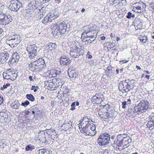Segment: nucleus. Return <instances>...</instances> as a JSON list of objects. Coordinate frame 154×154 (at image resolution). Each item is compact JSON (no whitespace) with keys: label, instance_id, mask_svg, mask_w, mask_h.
<instances>
[{"label":"nucleus","instance_id":"64","mask_svg":"<svg viewBox=\"0 0 154 154\" xmlns=\"http://www.w3.org/2000/svg\"><path fill=\"white\" fill-rule=\"evenodd\" d=\"M74 53H75V54L76 55H77L78 57L79 56L78 51H75V52L74 51Z\"/></svg>","mask_w":154,"mask_h":154},{"label":"nucleus","instance_id":"31","mask_svg":"<svg viewBox=\"0 0 154 154\" xmlns=\"http://www.w3.org/2000/svg\"><path fill=\"white\" fill-rule=\"evenodd\" d=\"M147 40L148 39L147 36L145 35H144L142 36V37H141L140 38V42H142L144 43H146Z\"/></svg>","mask_w":154,"mask_h":154},{"label":"nucleus","instance_id":"1","mask_svg":"<svg viewBox=\"0 0 154 154\" xmlns=\"http://www.w3.org/2000/svg\"><path fill=\"white\" fill-rule=\"evenodd\" d=\"M110 141V135L107 133H104L100 134L97 140V142L101 146L107 145Z\"/></svg>","mask_w":154,"mask_h":154},{"label":"nucleus","instance_id":"61","mask_svg":"<svg viewBox=\"0 0 154 154\" xmlns=\"http://www.w3.org/2000/svg\"><path fill=\"white\" fill-rule=\"evenodd\" d=\"M128 112H129L130 113H133V110H132V108H131L129 109Z\"/></svg>","mask_w":154,"mask_h":154},{"label":"nucleus","instance_id":"55","mask_svg":"<svg viewBox=\"0 0 154 154\" xmlns=\"http://www.w3.org/2000/svg\"><path fill=\"white\" fill-rule=\"evenodd\" d=\"M1 144H0V147L2 148H4L5 146H6V144L5 143H0Z\"/></svg>","mask_w":154,"mask_h":154},{"label":"nucleus","instance_id":"43","mask_svg":"<svg viewBox=\"0 0 154 154\" xmlns=\"http://www.w3.org/2000/svg\"><path fill=\"white\" fill-rule=\"evenodd\" d=\"M38 68H29V69L34 72H38L40 71V70L38 69Z\"/></svg>","mask_w":154,"mask_h":154},{"label":"nucleus","instance_id":"11","mask_svg":"<svg viewBox=\"0 0 154 154\" xmlns=\"http://www.w3.org/2000/svg\"><path fill=\"white\" fill-rule=\"evenodd\" d=\"M60 62V65L62 66H65L66 65H67L69 63V60L67 59V57L63 55L61 57Z\"/></svg>","mask_w":154,"mask_h":154},{"label":"nucleus","instance_id":"39","mask_svg":"<svg viewBox=\"0 0 154 154\" xmlns=\"http://www.w3.org/2000/svg\"><path fill=\"white\" fill-rule=\"evenodd\" d=\"M23 27L26 29V30L30 32H32V28L31 26L26 25V26H24Z\"/></svg>","mask_w":154,"mask_h":154},{"label":"nucleus","instance_id":"35","mask_svg":"<svg viewBox=\"0 0 154 154\" xmlns=\"http://www.w3.org/2000/svg\"><path fill=\"white\" fill-rule=\"evenodd\" d=\"M39 11H40V12H42L40 14L39 16V18H40V19L43 18L44 15L45 14V11H42L43 10L42 9V8L41 9H39Z\"/></svg>","mask_w":154,"mask_h":154},{"label":"nucleus","instance_id":"51","mask_svg":"<svg viewBox=\"0 0 154 154\" xmlns=\"http://www.w3.org/2000/svg\"><path fill=\"white\" fill-rule=\"evenodd\" d=\"M132 13L131 12H128V15L126 16V17L128 19H130L131 17Z\"/></svg>","mask_w":154,"mask_h":154},{"label":"nucleus","instance_id":"27","mask_svg":"<svg viewBox=\"0 0 154 154\" xmlns=\"http://www.w3.org/2000/svg\"><path fill=\"white\" fill-rule=\"evenodd\" d=\"M50 75H51L53 77H55L56 76V69L55 68H52L50 70V72L49 73Z\"/></svg>","mask_w":154,"mask_h":154},{"label":"nucleus","instance_id":"33","mask_svg":"<svg viewBox=\"0 0 154 154\" xmlns=\"http://www.w3.org/2000/svg\"><path fill=\"white\" fill-rule=\"evenodd\" d=\"M104 112H103L102 111H100L99 112L98 114L101 119H106L107 118H105L104 116Z\"/></svg>","mask_w":154,"mask_h":154},{"label":"nucleus","instance_id":"38","mask_svg":"<svg viewBox=\"0 0 154 154\" xmlns=\"http://www.w3.org/2000/svg\"><path fill=\"white\" fill-rule=\"evenodd\" d=\"M127 140H127V144H125V147H128L129 146V144L130 143H131L132 140L131 138H129V137H128L127 138Z\"/></svg>","mask_w":154,"mask_h":154},{"label":"nucleus","instance_id":"34","mask_svg":"<svg viewBox=\"0 0 154 154\" xmlns=\"http://www.w3.org/2000/svg\"><path fill=\"white\" fill-rule=\"evenodd\" d=\"M138 108L137 105H136L135 107L132 108V110H133V113H139L141 112V111L139 110Z\"/></svg>","mask_w":154,"mask_h":154},{"label":"nucleus","instance_id":"41","mask_svg":"<svg viewBox=\"0 0 154 154\" xmlns=\"http://www.w3.org/2000/svg\"><path fill=\"white\" fill-rule=\"evenodd\" d=\"M29 104V101L26 100L24 102H22L21 105L24 106V107L27 106Z\"/></svg>","mask_w":154,"mask_h":154},{"label":"nucleus","instance_id":"17","mask_svg":"<svg viewBox=\"0 0 154 154\" xmlns=\"http://www.w3.org/2000/svg\"><path fill=\"white\" fill-rule=\"evenodd\" d=\"M37 48L34 45H28L27 47H26V50L28 52H30V51H33L34 52H36Z\"/></svg>","mask_w":154,"mask_h":154},{"label":"nucleus","instance_id":"9","mask_svg":"<svg viewBox=\"0 0 154 154\" xmlns=\"http://www.w3.org/2000/svg\"><path fill=\"white\" fill-rule=\"evenodd\" d=\"M12 18L11 16L9 15H7L4 13L3 17L2 18L1 25H6L8 24L12 21Z\"/></svg>","mask_w":154,"mask_h":154},{"label":"nucleus","instance_id":"53","mask_svg":"<svg viewBox=\"0 0 154 154\" xmlns=\"http://www.w3.org/2000/svg\"><path fill=\"white\" fill-rule=\"evenodd\" d=\"M4 99L3 97L2 96L0 95V105H1L3 103Z\"/></svg>","mask_w":154,"mask_h":154},{"label":"nucleus","instance_id":"16","mask_svg":"<svg viewBox=\"0 0 154 154\" xmlns=\"http://www.w3.org/2000/svg\"><path fill=\"white\" fill-rule=\"evenodd\" d=\"M125 81L126 82V83L127 84L128 86L131 90L134 88V86L135 85L134 83L135 82L134 80H130L128 79V80H126Z\"/></svg>","mask_w":154,"mask_h":154},{"label":"nucleus","instance_id":"4","mask_svg":"<svg viewBox=\"0 0 154 154\" xmlns=\"http://www.w3.org/2000/svg\"><path fill=\"white\" fill-rule=\"evenodd\" d=\"M37 2L35 0H33L29 2L26 7V12L30 13V12L35 10L38 8Z\"/></svg>","mask_w":154,"mask_h":154},{"label":"nucleus","instance_id":"62","mask_svg":"<svg viewBox=\"0 0 154 154\" xmlns=\"http://www.w3.org/2000/svg\"><path fill=\"white\" fill-rule=\"evenodd\" d=\"M74 48L73 49V51H74L75 52L76 51H79V49L78 47H77L76 46H75L74 47Z\"/></svg>","mask_w":154,"mask_h":154},{"label":"nucleus","instance_id":"58","mask_svg":"<svg viewBox=\"0 0 154 154\" xmlns=\"http://www.w3.org/2000/svg\"><path fill=\"white\" fill-rule=\"evenodd\" d=\"M36 61H34L32 63V67H35L36 65Z\"/></svg>","mask_w":154,"mask_h":154},{"label":"nucleus","instance_id":"14","mask_svg":"<svg viewBox=\"0 0 154 154\" xmlns=\"http://www.w3.org/2000/svg\"><path fill=\"white\" fill-rule=\"evenodd\" d=\"M6 111L7 112V111L4 110L2 112H0V119H2L6 122H8V116L7 113L5 112Z\"/></svg>","mask_w":154,"mask_h":154},{"label":"nucleus","instance_id":"3","mask_svg":"<svg viewBox=\"0 0 154 154\" xmlns=\"http://www.w3.org/2000/svg\"><path fill=\"white\" fill-rule=\"evenodd\" d=\"M22 4L19 2L17 0H11L10 1V5L9 7V8L12 11H17L22 7Z\"/></svg>","mask_w":154,"mask_h":154},{"label":"nucleus","instance_id":"40","mask_svg":"<svg viewBox=\"0 0 154 154\" xmlns=\"http://www.w3.org/2000/svg\"><path fill=\"white\" fill-rule=\"evenodd\" d=\"M136 8L137 11V13H141L143 11L141 9V8H140V7L138 5L137 6H136Z\"/></svg>","mask_w":154,"mask_h":154},{"label":"nucleus","instance_id":"15","mask_svg":"<svg viewBox=\"0 0 154 154\" xmlns=\"http://www.w3.org/2000/svg\"><path fill=\"white\" fill-rule=\"evenodd\" d=\"M81 132L82 133L86 135H89L90 136H93V135L94 134V133H91V128L90 127H89L88 128H83L81 130H80Z\"/></svg>","mask_w":154,"mask_h":154},{"label":"nucleus","instance_id":"54","mask_svg":"<svg viewBox=\"0 0 154 154\" xmlns=\"http://www.w3.org/2000/svg\"><path fill=\"white\" fill-rule=\"evenodd\" d=\"M128 135L127 134H121V136L122 137L123 139H124L125 138H127L128 137Z\"/></svg>","mask_w":154,"mask_h":154},{"label":"nucleus","instance_id":"63","mask_svg":"<svg viewBox=\"0 0 154 154\" xmlns=\"http://www.w3.org/2000/svg\"><path fill=\"white\" fill-rule=\"evenodd\" d=\"M128 60L126 61L125 60H122V61H120V63L121 64H122V63H126V62H128Z\"/></svg>","mask_w":154,"mask_h":154},{"label":"nucleus","instance_id":"30","mask_svg":"<svg viewBox=\"0 0 154 154\" xmlns=\"http://www.w3.org/2000/svg\"><path fill=\"white\" fill-rule=\"evenodd\" d=\"M20 106L19 103L18 101H17L14 104H12L11 105V107L12 108L15 109H18L19 108V106Z\"/></svg>","mask_w":154,"mask_h":154},{"label":"nucleus","instance_id":"19","mask_svg":"<svg viewBox=\"0 0 154 154\" xmlns=\"http://www.w3.org/2000/svg\"><path fill=\"white\" fill-rule=\"evenodd\" d=\"M18 60H16L14 59L11 58L8 62V64L10 67L14 66L17 64Z\"/></svg>","mask_w":154,"mask_h":154},{"label":"nucleus","instance_id":"6","mask_svg":"<svg viewBox=\"0 0 154 154\" xmlns=\"http://www.w3.org/2000/svg\"><path fill=\"white\" fill-rule=\"evenodd\" d=\"M119 89L120 91H122L123 93H128L131 90L125 80L120 82L119 85Z\"/></svg>","mask_w":154,"mask_h":154},{"label":"nucleus","instance_id":"22","mask_svg":"<svg viewBox=\"0 0 154 154\" xmlns=\"http://www.w3.org/2000/svg\"><path fill=\"white\" fill-rule=\"evenodd\" d=\"M117 112L114 110H111L109 112V117L113 118L116 116Z\"/></svg>","mask_w":154,"mask_h":154},{"label":"nucleus","instance_id":"56","mask_svg":"<svg viewBox=\"0 0 154 154\" xmlns=\"http://www.w3.org/2000/svg\"><path fill=\"white\" fill-rule=\"evenodd\" d=\"M51 0H41V2L43 4L47 3L49 2Z\"/></svg>","mask_w":154,"mask_h":154},{"label":"nucleus","instance_id":"28","mask_svg":"<svg viewBox=\"0 0 154 154\" xmlns=\"http://www.w3.org/2000/svg\"><path fill=\"white\" fill-rule=\"evenodd\" d=\"M106 68L107 69L105 71V73L108 76H111L112 72V68Z\"/></svg>","mask_w":154,"mask_h":154},{"label":"nucleus","instance_id":"49","mask_svg":"<svg viewBox=\"0 0 154 154\" xmlns=\"http://www.w3.org/2000/svg\"><path fill=\"white\" fill-rule=\"evenodd\" d=\"M49 46H51V47L52 48L51 50H52L53 49H55L56 47V45L54 43H51L49 45Z\"/></svg>","mask_w":154,"mask_h":154},{"label":"nucleus","instance_id":"26","mask_svg":"<svg viewBox=\"0 0 154 154\" xmlns=\"http://www.w3.org/2000/svg\"><path fill=\"white\" fill-rule=\"evenodd\" d=\"M92 125H91V126L90 127L91 128V133H93V132L94 133V134L93 135V136L96 133V131L95 130L96 127L95 125H94L92 123Z\"/></svg>","mask_w":154,"mask_h":154},{"label":"nucleus","instance_id":"8","mask_svg":"<svg viewBox=\"0 0 154 154\" xmlns=\"http://www.w3.org/2000/svg\"><path fill=\"white\" fill-rule=\"evenodd\" d=\"M57 17V16H55L54 14L50 13L44 18L42 22L43 24L46 25L48 23L51 22L52 20L55 19Z\"/></svg>","mask_w":154,"mask_h":154},{"label":"nucleus","instance_id":"46","mask_svg":"<svg viewBox=\"0 0 154 154\" xmlns=\"http://www.w3.org/2000/svg\"><path fill=\"white\" fill-rule=\"evenodd\" d=\"M79 52V56H80L81 55H82L83 54V53L84 52V50L82 48H79V50L78 51Z\"/></svg>","mask_w":154,"mask_h":154},{"label":"nucleus","instance_id":"23","mask_svg":"<svg viewBox=\"0 0 154 154\" xmlns=\"http://www.w3.org/2000/svg\"><path fill=\"white\" fill-rule=\"evenodd\" d=\"M26 98L29 100L33 102L35 100V98L31 94H27L26 95Z\"/></svg>","mask_w":154,"mask_h":154},{"label":"nucleus","instance_id":"25","mask_svg":"<svg viewBox=\"0 0 154 154\" xmlns=\"http://www.w3.org/2000/svg\"><path fill=\"white\" fill-rule=\"evenodd\" d=\"M138 5L140 7L141 9L143 11L146 7V4L143 3V2L140 1V2H139L138 4Z\"/></svg>","mask_w":154,"mask_h":154},{"label":"nucleus","instance_id":"60","mask_svg":"<svg viewBox=\"0 0 154 154\" xmlns=\"http://www.w3.org/2000/svg\"><path fill=\"white\" fill-rule=\"evenodd\" d=\"M31 109L30 110V111L29 110H25L24 112L25 114L26 115H28L31 112Z\"/></svg>","mask_w":154,"mask_h":154},{"label":"nucleus","instance_id":"44","mask_svg":"<svg viewBox=\"0 0 154 154\" xmlns=\"http://www.w3.org/2000/svg\"><path fill=\"white\" fill-rule=\"evenodd\" d=\"M15 39L16 38L15 37H14V38H12L11 39H8V41H9L10 43H12V44L14 45L15 42H13V41L15 40Z\"/></svg>","mask_w":154,"mask_h":154},{"label":"nucleus","instance_id":"21","mask_svg":"<svg viewBox=\"0 0 154 154\" xmlns=\"http://www.w3.org/2000/svg\"><path fill=\"white\" fill-rule=\"evenodd\" d=\"M127 138H125L124 139H123L122 140H121V141H119L118 142V143L119 146H122L123 145H124V147L125 146V144H127Z\"/></svg>","mask_w":154,"mask_h":154},{"label":"nucleus","instance_id":"29","mask_svg":"<svg viewBox=\"0 0 154 154\" xmlns=\"http://www.w3.org/2000/svg\"><path fill=\"white\" fill-rule=\"evenodd\" d=\"M12 58L16 60H18L20 58V57L17 53L16 52L12 54Z\"/></svg>","mask_w":154,"mask_h":154},{"label":"nucleus","instance_id":"32","mask_svg":"<svg viewBox=\"0 0 154 154\" xmlns=\"http://www.w3.org/2000/svg\"><path fill=\"white\" fill-rule=\"evenodd\" d=\"M38 154H49V152L47 151L44 149L39 150Z\"/></svg>","mask_w":154,"mask_h":154},{"label":"nucleus","instance_id":"18","mask_svg":"<svg viewBox=\"0 0 154 154\" xmlns=\"http://www.w3.org/2000/svg\"><path fill=\"white\" fill-rule=\"evenodd\" d=\"M36 66L39 67H43L45 64V61L42 58L39 59L37 61H36Z\"/></svg>","mask_w":154,"mask_h":154},{"label":"nucleus","instance_id":"47","mask_svg":"<svg viewBox=\"0 0 154 154\" xmlns=\"http://www.w3.org/2000/svg\"><path fill=\"white\" fill-rule=\"evenodd\" d=\"M117 141H121V140H122L123 139L122 137L121 136V134H120L117 135Z\"/></svg>","mask_w":154,"mask_h":154},{"label":"nucleus","instance_id":"24","mask_svg":"<svg viewBox=\"0 0 154 154\" xmlns=\"http://www.w3.org/2000/svg\"><path fill=\"white\" fill-rule=\"evenodd\" d=\"M35 149V147L33 146L31 144H29L26 146L25 148V149L26 151H31L32 150Z\"/></svg>","mask_w":154,"mask_h":154},{"label":"nucleus","instance_id":"10","mask_svg":"<svg viewBox=\"0 0 154 154\" xmlns=\"http://www.w3.org/2000/svg\"><path fill=\"white\" fill-rule=\"evenodd\" d=\"M56 26L58 28V31L61 35L64 34L66 32L67 27L65 22L63 21L59 23V24H57Z\"/></svg>","mask_w":154,"mask_h":154},{"label":"nucleus","instance_id":"13","mask_svg":"<svg viewBox=\"0 0 154 154\" xmlns=\"http://www.w3.org/2000/svg\"><path fill=\"white\" fill-rule=\"evenodd\" d=\"M9 54L7 53L0 54V64L5 63L8 58Z\"/></svg>","mask_w":154,"mask_h":154},{"label":"nucleus","instance_id":"50","mask_svg":"<svg viewBox=\"0 0 154 154\" xmlns=\"http://www.w3.org/2000/svg\"><path fill=\"white\" fill-rule=\"evenodd\" d=\"M57 69H56V76L57 75H59V74H60L61 72V71L59 69V68H57Z\"/></svg>","mask_w":154,"mask_h":154},{"label":"nucleus","instance_id":"36","mask_svg":"<svg viewBox=\"0 0 154 154\" xmlns=\"http://www.w3.org/2000/svg\"><path fill=\"white\" fill-rule=\"evenodd\" d=\"M36 54V52H34L32 53H29V57L30 59H32L35 57Z\"/></svg>","mask_w":154,"mask_h":154},{"label":"nucleus","instance_id":"2","mask_svg":"<svg viewBox=\"0 0 154 154\" xmlns=\"http://www.w3.org/2000/svg\"><path fill=\"white\" fill-rule=\"evenodd\" d=\"M149 104L148 101L143 100L140 101L137 106L138 109L141 111V112L143 113L148 109Z\"/></svg>","mask_w":154,"mask_h":154},{"label":"nucleus","instance_id":"12","mask_svg":"<svg viewBox=\"0 0 154 154\" xmlns=\"http://www.w3.org/2000/svg\"><path fill=\"white\" fill-rule=\"evenodd\" d=\"M67 72L69 76L71 78H75L78 75V72L72 69V68H69Z\"/></svg>","mask_w":154,"mask_h":154},{"label":"nucleus","instance_id":"42","mask_svg":"<svg viewBox=\"0 0 154 154\" xmlns=\"http://www.w3.org/2000/svg\"><path fill=\"white\" fill-rule=\"evenodd\" d=\"M71 107H72L70 109V110L73 111L75 109V102L72 103L71 104Z\"/></svg>","mask_w":154,"mask_h":154},{"label":"nucleus","instance_id":"48","mask_svg":"<svg viewBox=\"0 0 154 154\" xmlns=\"http://www.w3.org/2000/svg\"><path fill=\"white\" fill-rule=\"evenodd\" d=\"M26 66L27 67H32V63L30 62H29L28 63L26 62Z\"/></svg>","mask_w":154,"mask_h":154},{"label":"nucleus","instance_id":"45","mask_svg":"<svg viewBox=\"0 0 154 154\" xmlns=\"http://www.w3.org/2000/svg\"><path fill=\"white\" fill-rule=\"evenodd\" d=\"M122 108L124 109L126 108V105H128L127 103V102L126 101H124L122 102Z\"/></svg>","mask_w":154,"mask_h":154},{"label":"nucleus","instance_id":"5","mask_svg":"<svg viewBox=\"0 0 154 154\" xmlns=\"http://www.w3.org/2000/svg\"><path fill=\"white\" fill-rule=\"evenodd\" d=\"M86 117H84L83 119L82 120L80 121V122L79 124H78V127L80 130L82 129L85 128H88L89 127H90L91 126V124L92 121L91 120L87 121L86 120Z\"/></svg>","mask_w":154,"mask_h":154},{"label":"nucleus","instance_id":"20","mask_svg":"<svg viewBox=\"0 0 154 154\" xmlns=\"http://www.w3.org/2000/svg\"><path fill=\"white\" fill-rule=\"evenodd\" d=\"M154 122L153 120H150L146 124L147 127L149 128L150 130H153L154 128Z\"/></svg>","mask_w":154,"mask_h":154},{"label":"nucleus","instance_id":"37","mask_svg":"<svg viewBox=\"0 0 154 154\" xmlns=\"http://www.w3.org/2000/svg\"><path fill=\"white\" fill-rule=\"evenodd\" d=\"M11 84L9 83H8L6 84V85L4 84L3 86V87H2L0 88V90H1L3 91L5 89L7 88L8 87H9L10 86Z\"/></svg>","mask_w":154,"mask_h":154},{"label":"nucleus","instance_id":"7","mask_svg":"<svg viewBox=\"0 0 154 154\" xmlns=\"http://www.w3.org/2000/svg\"><path fill=\"white\" fill-rule=\"evenodd\" d=\"M104 100L103 95L101 94H97L92 98L91 101L97 104H101Z\"/></svg>","mask_w":154,"mask_h":154},{"label":"nucleus","instance_id":"57","mask_svg":"<svg viewBox=\"0 0 154 154\" xmlns=\"http://www.w3.org/2000/svg\"><path fill=\"white\" fill-rule=\"evenodd\" d=\"M4 13L3 12H2L1 13H0V24H1V21L2 19V18L3 17V15Z\"/></svg>","mask_w":154,"mask_h":154},{"label":"nucleus","instance_id":"52","mask_svg":"<svg viewBox=\"0 0 154 154\" xmlns=\"http://www.w3.org/2000/svg\"><path fill=\"white\" fill-rule=\"evenodd\" d=\"M32 109H33L37 113L39 112L40 111V110L38 109V108L36 107H34Z\"/></svg>","mask_w":154,"mask_h":154},{"label":"nucleus","instance_id":"59","mask_svg":"<svg viewBox=\"0 0 154 154\" xmlns=\"http://www.w3.org/2000/svg\"><path fill=\"white\" fill-rule=\"evenodd\" d=\"M88 53H89V51L88 52V53L87 54L86 57L88 59H91L92 57V56L88 54Z\"/></svg>","mask_w":154,"mask_h":154}]
</instances>
